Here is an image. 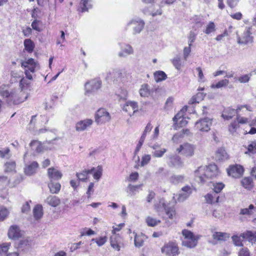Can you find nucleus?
I'll return each instance as SVG.
<instances>
[{
	"label": "nucleus",
	"instance_id": "obj_1",
	"mask_svg": "<svg viewBox=\"0 0 256 256\" xmlns=\"http://www.w3.org/2000/svg\"><path fill=\"white\" fill-rule=\"evenodd\" d=\"M0 96L6 98L8 105L18 104L25 101L28 96L24 92L16 89H10L8 85L2 84L0 86Z\"/></svg>",
	"mask_w": 256,
	"mask_h": 256
},
{
	"label": "nucleus",
	"instance_id": "obj_2",
	"mask_svg": "<svg viewBox=\"0 0 256 256\" xmlns=\"http://www.w3.org/2000/svg\"><path fill=\"white\" fill-rule=\"evenodd\" d=\"M218 174L216 164H210L207 167L200 166L195 171V180L198 183L204 184L206 178H212Z\"/></svg>",
	"mask_w": 256,
	"mask_h": 256
},
{
	"label": "nucleus",
	"instance_id": "obj_3",
	"mask_svg": "<svg viewBox=\"0 0 256 256\" xmlns=\"http://www.w3.org/2000/svg\"><path fill=\"white\" fill-rule=\"evenodd\" d=\"M162 254L168 256H176L180 254L178 244L174 242H169L164 244L161 248Z\"/></svg>",
	"mask_w": 256,
	"mask_h": 256
},
{
	"label": "nucleus",
	"instance_id": "obj_4",
	"mask_svg": "<svg viewBox=\"0 0 256 256\" xmlns=\"http://www.w3.org/2000/svg\"><path fill=\"white\" fill-rule=\"evenodd\" d=\"M109 112L104 108L98 109L95 114V121L98 124H102L110 120Z\"/></svg>",
	"mask_w": 256,
	"mask_h": 256
},
{
	"label": "nucleus",
	"instance_id": "obj_5",
	"mask_svg": "<svg viewBox=\"0 0 256 256\" xmlns=\"http://www.w3.org/2000/svg\"><path fill=\"white\" fill-rule=\"evenodd\" d=\"M212 119L206 117L199 120L195 123V127L200 132H208L210 130Z\"/></svg>",
	"mask_w": 256,
	"mask_h": 256
},
{
	"label": "nucleus",
	"instance_id": "obj_6",
	"mask_svg": "<svg viewBox=\"0 0 256 256\" xmlns=\"http://www.w3.org/2000/svg\"><path fill=\"white\" fill-rule=\"evenodd\" d=\"M252 29L251 27H246L242 38L237 34V40L238 44H246L252 42L253 37L252 36Z\"/></svg>",
	"mask_w": 256,
	"mask_h": 256
},
{
	"label": "nucleus",
	"instance_id": "obj_7",
	"mask_svg": "<svg viewBox=\"0 0 256 256\" xmlns=\"http://www.w3.org/2000/svg\"><path fill=\"white\" fill-rule=\"evenodd\" d=\"M101 84V80L98 78L88 81L84 85L86 92V93L94 92L100 88Z\"/></svg>",
	"mask_w": 256,
	"mask_h": 256
},
{
	"label": "nucleus",
	"instance_id": "obj_8",
	"mask_svg": "<svg viewBox=\"0 0 256 256\" xmlns=\"http://www.w3.org/2000/svg\"><path fill=\"white\" fill-rule=\"evenodd\" d=\"M194 147L192 145L186 143L180 146L176 150L186 156H192L194 154Z\"/></svg>",
	"mask_w": 256,
	"mask_h": 256
},
{
	"label": "nucleus",
	"instance_id": "obj_9",
	"mask_svg": "<svg viewBox=\"0 0 256 256\" xmlns=\"http://www.w3.org/2000/svg\"><path fill=\"white\" fill-rule=\"evenodd\" d=\"M122 110L131 116L138 110V103L136 102L128 101L123 106Z\"/></svg>",
	"mask_w": 256,
	"mask_h": 256
},
{
	"label": "nucleus",
	"instance_id": "obj_10",
	"mask_svg": "<svg viewBox=\"0 0 256 256\" xmlns=\"http://www.w3.org/2000/svg\"><path fill=\"white\" fill-rule=\"evenodd\" d=\"M244 168L240 165L232 166L228 170V174L234 178L240 177L243 174Z\"/></svg>",
	"mask_w": 256,
	"mask_h": 256
},
{
	"label": "nucleus",
	"instance_id": "obj_11",
	"mask_svg": "<svg viewBox=\"0 0 256 256\" xmlns=\"http://www.w3.org/2000/svg\"><path fill=\"white\" fill-rule=\"evenodd\" d=\"M168 166L170 168H180L183 166V162L180 158L176 155H172L169 156Z\"/></svg>",
	"mask_w": 256,
	"mask_h": 256
},
{
	"label": "nucleus",
	"instance_id": "obj_12",
	"mask_svg": "<svg viewBox=\"0 0 256 256\" xmlns=\"http://www.w3.org/2000/svg\"><path fill=\"white\" fill-rule=\"evenodd\" d=\"M92 123L93 121L91 119H86L80 120L76 123V130L77 131H84L88 128L90 126Z\"/></svg>",
	"mask_w": 256,
	"mask_h": 256
},
{
	"label": "nucleus",
	"instance_id": "obj_13",
	"mask_svg": "<svg viewBox=\"0 0 256 256\" xmlns=\"http://www.w3.org/2000/svg\"><path fill=\"white\" fill-rule=\"evenodd\" d=\"M10 238L15 240L21 236L20 230L16 225L12 226L8 230V233Z\"/></svg>",
	"mask_w": 256,
	"mask_h": 256
},
{
	"label": "nucleus",
	"instance_id": "obj_14",
	"mask_svg": "<svg viewBox=\"0 0 256 256\" xmlns=\"http://www.w3.org/2000/svg\"><path fill=\"white\" fill-rule=\"evenodd\" d=\"M48 175L50 181L52 180H58L62 177V173L53 167L48 170Z\"/></svg>",
	"mask_w": 256,
	"mask_h": 256
},
{
	"label": "nucleus",
	"instance_id": "obj_15",
	"mask_svg": "<svg viewBox=\"0 0 256 256\" xmlns=\"http://www.w3.org/2000/svg\"><path fill=\"white\" fill-rule=\"evenodd\" d=\"M128 26H132L134 30V34L140 33L143 29L144 22L143 20H132L128 24Z\"/></svg>",
	"mask_w": 256,
	"mask_h": 256
},
{
	"label": "nucleus",
	"instance_id": "obj_16",
	"mask_svg": "<svg viewBox=\"0 0 256 256\" xmlns=\"http://www.w3.org/2000/svg\"><path fill=\"white\" fill-rule=\"evenodd\" d=\"M185 179L184 175L173 174L168 178V182L173 185H177L182 183Z\"/></svg>",
	"mask_w": 256,
	"mask_h": 256
},
{
	"label": "nucleus",
	"instance_id": "obj_17",
	"mask_svg": "<svg viewBox=\"0 0 256 256\" xmlns=\"http://www.w3.org/2000/svg\"><path fill=\"white\" fill-rule=\"evenodd\" d=\"M38 167V164L36 162H32L30 164L26 165L24 168V173L26 175L32 176L34 174Z\"/></svg>",
	"mask_w": 256,
	"mask_h": 256
},
{
	"label": "nucleus",
	"instance_id": "obj_18",
	"mask_svg": "<svg viewBox=\"0 0 256 256\" xmlns=\"http://www.w3.org/2000/svg\"><path fill=\"white\" fill-rule=\"evenodd\" d=\"M44 202L48 205L55 208L60 204V200L56 196L50 195L44 200Z\"/></svg>",
	"mask_w": 256,
	"mask_h": 256
},
{
	"label": "nucleus",
	"instance_id": "obj_19",
	"mask_svg": "<svg viewBox=\"0 0 256 256\" xmlns=\"http://www.w3.org/2000/svg\"><path fill=\"white\" fill-rule=\"evenodd\" d=\"M244 239H246L252 244L256 242V232L246 230L240 235Z\"/></svg>",
	"mask_w": 256,
	"mask_h": 256
},
{
	"label": "nucleus",
	"instance_id": "obj_20",
	"mask_svg": "<svg viewBox=\"0 0 256 256\" xmlns=\"http://www.w3.org/2000/svg\"><path fill=\"white\" fill-rule=\"evenodd\" d=\"M239 111L238 108L236 110L230 108H225L222 114V117L225 120H228L237 114Z\"/></svg>",
	"mask_w": 256,
	"mask_h": 256
},
{
	"label": "nucleus",
	"instance_id": "obj_21",
	"mask_svg": "<svg viewBox=\"0 0 256 256\" xmlns=\"http://www.w3.org/2000/svg\"><path fill=\"white\" fill-rule=\"evenodd\" d=\"M36 66L37 63L32 58H30L27 60L22 62V66L28 69V70H30L32 72H35Z\"/></svg>",
	"mask_w": 256,
	"mask_h": 256
},
{
	"label": "nucleus",
	"instance_id": "obj_22",
	"mask_svg": "<svg viewBox=\"0 0 256 256\" xmlns=\"http://www.w3.org/2000/svg\"><path fill=\"white\" fill-rule=\"evenodd\" d=\"M230 236L229 234L222 232H214L212 236L214 240L218 242H225Z\"/></svg>",
	"mask_w": 256,
	"mask_h": 256
},
{
	"label": "nucleus",
	"instance_id": "obj_23",
	"mask_svg": "<svg viewBox=\"0 0 256 256\" xmlns=\"http://www.w3.org/2000/svg\"><path fill=\"white\" fill-rule=\"evenodd\" d=\"M228 158V154L226 150L222 148H219L216 153V161H224Z\"/></svg>",
	"mask_w": 256,
	"mask_h": 256
},
{
	"label": "nucleus",
	"instance_id": "obj_24",
	"mask_svg": "<svg viewBox=\"0 0 256 256\" xmlns=\"http://www.w3.org/2000/svg\"><path fill=\"white\" fill-rule=\"evenodd\" d=\"M95 170L94 168H92L90 170H84L80 172H76V176L82 182H85L87 180L88 175L92 174Z\"/></svg>",
	"mask_w": 256,
	"mask_h": 256
},
{
	"label": "nucleus",
	"instance_id": "obj_25",
	"mask_svg": "<svg viewBox=\"0 0 256 256\" xmlns=\"http://www.w3.org/2000/svg\"><path fill=\"white\" fill-rule=\"evenodd\" d=\"M48 187L51 194H57L60 190L61 185L59 182H55L51 180L48 184Z\"/></svg>",
	"mask_w": 256,
	"mask_h": 256
},
{
	"label": "nucleus",
	"instance_id": "obj_26",
	"mask_svg": "<svg viewBox=\"0 0 256 256\" xmlns=\"http://www.w3.org/2000/svg\"><path fill=\"white\" fill-rule=\"evenodd\" d=\"M242 185L246 189L251 190L253 186V180L251 177H244L241 180Z\"/></svg>",
	"mask_w": 256,
	"mask_h": 256
},
{
	"label": "nucleus",
	"instance_id": "obj_27",
	"mask_svg": "<svg viewBox=\"0 0 256 256\" xmlns=\"http://www.w3.org/2000/svg\"><path fill=\"white\" fill-rule=\"evenodd\" d=\"M4 167L5 172H15L16 164L14 161L10 160L4 164Z\"/></svg>",
	"mask_w": 256,
	"mask_h": 256
},
{
	"label": "nucleus",
	"instance_id": "obj_28",
	"mask_svg": "<svg viewBox=\"0 0 256 256\" xmlns=\"http://www.w3.org/2000/svg\"><path fill=\"white\" fill-rule=\"evenodd\" d=\"M34 216L36 220L40 219L42 215V206L40 204L36 205L33 210Z\"/></svg>",
	"mask_w": 256,
	"mask_h": 256
},
{
	"label": "nucleus",
	"instance_id": "obj_29",
	"mask_svg": "<svg viewBox=\"0 0 256 256\" xmlns=\"http://www.w3.org/2000/svg\"><path fill=\"white\" fill-rule=\"evenodd\" d=\"M24 49L29 53L33 52L35 45L34 42L30 38L26 39L24 40Z\"/></svg>",
	"mask_w": 256,
	"mask_h": 256
},
{
	"label": "nucleus",
	"instance_id": "obj_30",
	"mask_svg": "<svg viewBox=\"0 0 256 256\" xmlns=\"http://www.w3.org/2000/svg\"><path fill=\"white\" fill-rule=\"evenodd\" d=\"M205 200L208 204H214L218 202L219 196L216 194H208L205 196Z\"/></svg>",
	"mask_w": 256,
	"mask_h": 256
},
{
	"label": "nucleus",
	"instance_id": "obj_31",
	"mask_svg": "<svg viewBox=\"0 0 256 256\" xmlns=\"http://www.w3.org/2000/svg\"><path fill=\"white\" fill-rule=\"evenodd\" d=\"M134 50L131 46L127 44L126 47L122 49L121 52L118 53L120 57H125L128 55L133 54Z\"/></svg>",
	"mask_w": 256,
	"mask_h": 256
},
{
	"label": "nucleus",
	"instance_id": "obj_32",
	"mask_svg": "<svg viewBox=\"0 0 256 256\" xmlns=\"http://www.w3.org/2000/svg\"><path fill=\"white\" fill-rule=\"evenodd\" d=\"M154 77L156 82H159L165 80L167 76L163 71L158 70L154 73Z\"/></svg>",
	"mask_w": 256,
	"mask_h": 256
},
{
	"label": "nucleus",
	"instance_id": "obj_33",
	"mask_svg": "<svg viewBox=\"0 0 256 256\" xmlns=\"http://www.w3.org/2000/svg\"><path fill=\"white\" fill-rule=\"evenodd\" d=\"M198 241V240H196V239H194V240L190 239L183 240L182 245L188 248H194L197 245Z\"/></svg>",
	"mask_w": 256,
	"mask_h": 256
},
{
	"label": "nucleus",
	"instance_id": "obj_34",
	"mask_svg": "<svg viewBox=\"0 0 256 256\" xmlns=\"http://www.w3.org/2000/svg\"><path fill=\"white\" fill-rule=\"evenodd\" d=\"M182 234L184 237V240L190 239L194 240V239H196V240H198L199 239L198 236H194L193 232L188 230H184L182 231Z\"/></svg>",
	"mask_w": 256,
	"mask_h": 256
},
{
	"label": "nucleus",
	"instance_id": "obj_35",
	"mask_svg": "<svg viewBox=\"0 0 256 256\" xmlns=\"http://www.w3.org/2000/svg\"><path fill=\"white\" fill-rule=\"evenodd\" d=\"M144 235L136 234L134 236V246L137 248H140L143 246L144 242Z\"/></svg>",
	"mask_w": 256,
	"mask_h": 256
},
{
	"label": "nucleus",
	"instance_id": "obj_36",
	"mask_svg": "<svg viewBox=\"0 0 256 256\" xmlns=\"http://www.w3.org/2000/svg\"><path fill=\"white\" fill-rule=\"evenodd\" d=\"M151 8V6L150 8H145L142 10V12L144 14L147 15H151L152 16H154L157 15H161L162 14V10L160 8L156 12L152 11L151 10H150Z\"/></svg>",
	"mask_w": 256,
	"mask_h": 256
},
{
	"label": "nucleus",
	"instance_id": "obj_37",
	"mask_svg": "<svg viewBox=\"0 0 256 256\" xmlns=\"http://www.w3.org/2000/svg\"><path fill=\"white\" fill-rule=\"evenodd\" d=\"M139 92L140 96L142 97H148L150 94V89L148 88V84H142L141 86Z\"/></svg>",
	"mask_w": 256,
	"mask_h": 256
},
{
	"label": "nucleus",
	"instance_id": "obj_38",
	"mask_svg": "<svg viewBox=\"0 0 256 256\" xmlns=\"http://www.w3.org/2000/svg\"><path fill=\"white\" fill-rule=\"evenodd\" d=\"M162 205L166 211V214L168 216V218L172 219L174 216L176 215V212L174 208L168 207L164 203L162 204Z\"/></svg>",
	"mask_w": 256,
	"mask_h": 256
},
{
	"label": "nucleus",
	"instance_id": "obj_39",
	"mask_svg": "<svg viewBox=\"0 0 256 256\" xmlns=\"http://www.w3.org/2000/svg\"><path fill=\"white\" fill-rule=\"evenodd\" d=\"M30 248L29 242L28 240H20L19 242L18 249V250L22 251H27Z\"/></svg>",
	"mask_w": 256,
	"mask_h": 256
},
{
	"label": "nucleus",
	"instance_id": "obj_40",
	"mask_svg": "<svg viewBox=\"0 0 256 256\" xmlns=\"http://www.w3.org/2000/svg\"><path fill=\"white\" fill-rule=\"evenodd\" d=\"M229 83L228 80L226 79L222 80L217 82L216 84H212L211 88H220L226 86Z\"/></svg>",
	"mask_w": 256,
	"mask_h": 256
},
{
	"label": "nucleus",
	"instance_id": "obj_41",
	"mask_svg": "<svg viewBox=\"0 0 256 256\" xmlns=\"http://www.w3.org/2000/svg\"><path fill=\"white\" fill-rule=\"evenodd\" d=\"M254 208V206L253 204H250L248 206V208H245L241 209L240 214L242 215H252V210Z\"/></svg>",
	"mask_w": 256,
	"mask_h": 256
},
{
	"label": "nucleus",
	"instance_id": "obj_42",
	"mask_svg": "<svg viewBox=\"0 0 256 256\" xmlns=\"http://www.w3.org/2000/svg\"><path fill=\"white\" fill-rule=\"evenodd\" d=\"M92 0H81L80 4L82 6V12L88 11V10L92 8Z\"/></svg>",
	"mask_w": 256,
	"mask_h": 256
},
{
	"label": "nucleus",
	"instance_id": "obj_43",
	"mask_svg": "<svg viewBox=\"0 0 256 256\" xmlns=\"http://www.w3.org/2000/svg\"><path fill=\"white\" fill-rule=\"evenodd\" d=\"M146 222L147 224L150 226H154L158 224L160 222V220H157L156 218H152L150 216H148L146 218Z\"/></svg>",
	"mask_w": 256,
	"mask_h": 256
},
{
	"label": "nucleus",
	"instance_id": "obj_44",
	"mask_svg": "<svg viewBox=\"0 0 256 256\" xmlns=\"http://www.w3.org/2000/svg\"><path fill=\"white\" fill-rule=\"evenodd\" d=\"M102 166H98L97 167L96 170L95 169V170L93 172H94V174H93L94 178L96 180H100L102 176Z\"/></svg>",
	"mask_w": 256,
	"mask_h": 256
},
{
	"label": "nucleus",
	"instance_id": "obj_45",
	"mask_svg": "<svg viewBox=\"0 0 256 256\" xmlns=\"http://www.w3.org/2000/svg\"><path fill=\"white\" fill-rule=\"evenodd\" d=\"M110 243L111 246L117 250L118 251H119L120 250V246L118 244V241L116 240V236L112 237L111 236L110 238Z\"/></svg>",
	"mask_w": 256,
	"mask_h": 256
},
{
	"label": "nucleus",
	"instance_id": "obj_46",
	"mask_svg": "<svg viewBox=\"0 0 256 256\" xmlns=\"http://www.w3.org/2000/svg\"><path fill=\"white\" fill-rule=\"evenodd\" d=\"M152 128V126L150 122H148L147 124L146 127L145 128L144 130L140 140L144 142V140L146 138V134L148 132H150Z\"/></svg>",
	"mask_w": 256,
	"mask_h": 256
},
{
	"label": "nucleus",
	"instance_id": "obj_47",
	"mask_svg": "<svg viewBox=\"0 0 256 256\" xmlns=\"http://www.w3.org/2000/svg\"><path fill=\"white\" fill-rule=\"evenodd\" d=\"M214 192L213 194H216L218 196V194L220 192V191L223 189L224 186V184L222 183H216L214 184Z\"/></svg>",
	"mask_w": 256,
	"mask_h": 256
},
{
	"label": "nucleus",
	"instance_id": "obj_48",
	"mask_svg": "<svg viewBox=\"0 0 256 256\" xmlns=\"http://www.w3.org/2000/svg\"><path fill=\"white\" fill-rule=\"evenodd\" d=\"M172 63L178 70H180L181 68L182 62L179 56H177L174 58L172 60Z\"/></svg>",
	"mask_w": 256,
	"mask_h": 256
},
{
	"label": "nucleus",
	"instance_id": "obj_49",
	"mask_svg": "<svg viewBox=\"0 0 256 256\" xmlns=\"http://www.w3.org/2000/svg\"><path fill=\"white\" fill-rule=\"evenodd\" d=\"M166 151V149L164 148L157 150L152 152V156L155 158H161Z\"/></svg>",
	"mask_w": 256,
	"mask_h": 256
},
{
	"label": "nucleus",
	"instance_id": "obj_50",
	"mask_svg": "<svg viewBox=\"0 0 256 256\" xmlns=\"http://www.w3.org/2000/svg\"><path fill=\"white\" fill-rule=\"evenodd\" d=\"M239 128L238 124L237 122L234 121L232 122L229 126H228V130L232 134H234L237 130L238 128Z\"/></svg>",
	"mask_w": 256,
	"mask_h": 256
},
{
	"label": "nucleus",
	"instance_id": "obj_51",
	"mask_svg": "<svg viewBox=\"0 0 256 256\" xmlns=\"http://www.w3.org/2000/svg\"><path fill=\"white\" fill-rule=\"evenodd\" d=\"M151 159V156L150 154H145L142 158V161L140 166H144L150 162Z\"/></svg>",
	"mask_w": 256,
	"mask_h": 256
},
{
	"label": "nucleus",
	"instance_id": "obj_52",
	"mask_svg": "<svg viewBox=\"0 0 256 256\" xmlns=\"http://www.w3.org/2000/svg\"><path fill=\"white\" fill-rule=\"evenodd\" d=\"M10 243H3L0 245V255L6 253L9 250Z\"/></svg>",
	"mask_w": 256,
	"mask_h": 256
},
{
	"label": "nucleus",
	"instance_id": "obj_53",
	"mask_svg": "<svg viewBox=\"0 0 256 256\" xmlns=\"http://www.w3.org/2000/svg\"><path fill=\"white\" fill-rule=\"evenodd\" d=\"M196 34L194 32L190 31L188 36V43L189 46H192V44L196 39Z\"/></svg>",
	"mask_w": 256,
	"mask_h": 256
},
{
	"label": "nucleus",
	"instance_id": "obj_54",
	"mask_svg": "<svg viewBox=\"0 0 256 256\" xmlns=\"http://www.w3.org/2000/svg\"><path fill=\"white\" fill-rule=\"evenodd\" d=\"M8 212L5 208H0V220H4L8 216Z\"/></svg>",
	"mask_w": 256,
	"mask_h": 256
},
{
	"label": "nucleus",
	"instance_id": "obj_55",
	"mask_svg": "<svg viewBox=\"0 0 256 256\" xmlns=\"http://www.w3.org/2000/svg\"><path fill=\"white\" fill-rule=\"evenodd\" d=\"M215 30V25L213 22H210L204 32L206 34H210Z\"/></svg>",
	"mask_w": 256,
	"mask_h": 256
},
{
	"label": "nucleus",
	"instance_id": "obj_56",
	"mask_svg": "<svg viewBox=\"0 0 256 256\" xmlns=\"http://www.w3.org/2000/svg\"><path fill=\"white\" fill-rule=\"evenodd\" d=\"M248 151L252 154H256V141H252L248 146Z\"/></svg>",
	"mask_w": 256,
	"mask_h": 256
},
{
	"label": "nucleus",
	"instance_id": "obj_57",
	"mask_svg": "<svg viewBox=\"0 0 256 256\" xmlns=\"http://www.w3.org/2000/svg\"><path fill=\"white\" fill-rule=\"evenodd\" d=\"M251 76V74H246L238 78V80L241 83L248 82L250 80Z\"/></svg>",
	"mask_w": 256,
	"mask_h": 256
},
{
	"label": "nucleus",
	"instance_id": "obj_58",
	"mask_svg": "<svg viewBox=\"0 0 256 256\" xmlns=\"http://www.w3.org/2000/svg\"><path fill=\"white\" fill-rule=\"evenodd\" d=\"M232 242L236 246H242V244L240 238V236H238L236 235L233 236L232 237Z\"/></svg>",
	"mask_w": 256,
	"mask_h": 256
},
{
	"label": "nucleus",
	"instance_id": "obj_59",
	"mask_svg": "<svg viewBox=\"0 0 256 256\" xmlns=\"http://www.w3.org/2000/svg\"><path fill=\"white\" fill-rule=\"evenodd\" d=\"M10 150L8 148H6L3 150H0V157L4 158L10 157Z\"/></svg>",
	"mask_w": 256,
	"mask_h": 256
},
{
	"label": "nucleus",
	"instance_id": "obj_60",
	"mask_svg": "<svg viewBox=\"0 0 256 256\" xmlns=\"http://www.w3.org/2000/svg\"><path fill=\"white\" fill-rule=\"evenodd\" d=\"M184 112V110H181L173 118L172 120L175 124H178V120H180L181 118L183 117Z\"/></svg>",
	"mask_w": 256,
	"mask_h": 256
},
{
	"label": "nucleus",
	"instance_id": "obj_61",
	"mask_svg": "<svg viewBox=\"0 0 256 256\" xmlns=\"http://www.w3.org/2000/svg\"><path fill=\"white\" fill-rule=\"evenodd\" d=\"M191 52V46H186L184 48V60H186L189 54Z\"/></svg>",
	"mask_w": 256,
	"mask_h": 256
},
{
	"label": "nucleus",
	"instance_id": "obj_62",
	"mask_svg": "<svg viewBox=\"0 0 256 256\" xmlns=\"http://www.w3.org/2000/svg\"><path fill=\"white\" fill-rule=\"evenodd\" d=\"M107 240V238L106 236L100 237L98 239L96 240V242L98 246H100L104 245Z\"/></svg>",
	"mask_w": 256,
	"mask_h": 256
},
{
	"label": "nucleus",
	"instance_id": "obj_63",
	"mask_svg": "<svg viewBox=\"0 0 256 256\" xmlns=\"http://www.w3.org/2000/svg\"><path fill=\"white\" fill-rule=\"evenodd\" d=\"M190 195H188V194H187L186 192H181L178 194V200L179 202H183Z\"/></svg>",
	"mask_w": 256,
	"mask_h": 256
},
{
	"label": "nucleus",
	"instance_id": "obj_64",
	"mask_svg": "<svg viewBox=\"0 0 256 256\" xmlns=\"http://www.w3.org/2000/svg\"><path fill=\"white\" fill-rule=\"evenodd\" d=\"M238 256H250L248 248H242L238 252Z\"/></svg>",
	"mask_w": 256,
	"mask_h": 256
}]
</instances>
